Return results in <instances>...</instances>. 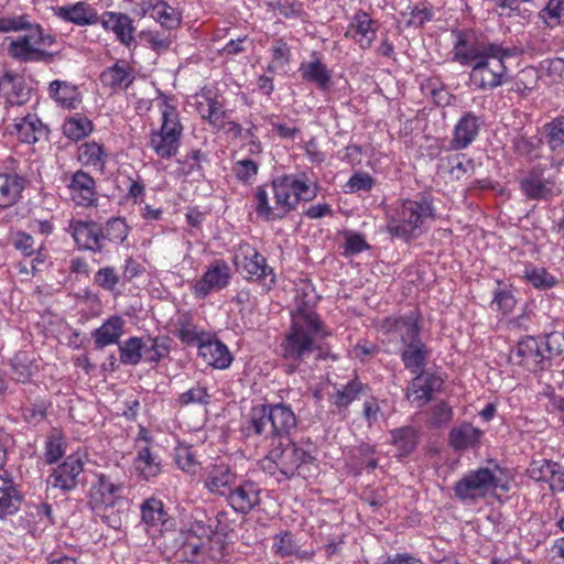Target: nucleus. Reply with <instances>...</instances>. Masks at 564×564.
<instances>
[{"instance_id":"nucleus-1","label":"nucleus","mask_w":564,"mask_h":564,"mask_svg":"<svg viewBox=\"0 0 564 564\" xmlns=\"http://www.w3.org/2000/svg\"><path fill=\"white\" fill-rule=\"evenodd\" d=\"M296 425L297 420L292 409L283 403H276L251 408L243 427L248 437L263 436L264 440H271V458L286 478H306L307 465L314 460L308 452L290 440V434Z\"/></svg>"},{"instance_id":"nucleus-2","label":"nucleus","mask_w":564,"mask_h":564,"mask_svg":"<svg viewBox=\"0 0 564 564\" xmlns=\"http://www.w3.org/2000/svg\"><path fill=\"white\" fill-rule=\"evenodd\" d=\"M316 301L317 295L312 285L305 284L296 290V308L292 314V324L280 345L281 356L294 364L290 367L289 372H293L297 365L316 349L319 350L317 359H325L327 356L315 345L317 338L328 336V333L323 329L318 315L313 310Z\"/></svg>"},{"instance_id":"nucleus-3","label":"nucleus","mask_w":564,"mask_h":564,"mask_svg":"<svg viewBox=\"0 0 564 564\" xmlns=\"http://www.w3.org/2000/svg\"><path fill=\"white\" fill-rule=\"evenodd\" d=\"M317 189L316 183L304 173L284 174L256 188L254 209L265 221L282 219L295 210L300 202L313 200Z\"/></svg>"},{"instance_id":"nucleus-4","label":"nucleus","mask_w":564,"mask_h":564,"mask_svg":"<svg viewBox=\"0 0 564 564\" xmlns=\"http://www.w3.org/2000/svg\"><path fill=\"white\" fill-rule=\"evenodd\" d=\"M29 31L28 34L11 40L8 45V55L23 63L36 62L48 64L56 53L48 52L43 47H50L56 39L45 33L40 24L32 23L28 14L4 15L0 18V32Z\"/></svg>"},{"instance_id":"nucleus-5","label":"nucleus","mask_w":564,"mask_h":564,"mask_svg":"<svg viewBox=\"0 0 564 564\" xmlns=\"http://www.w3.org/2000/svg\"><path fill=\"white\" fill-rule=\"evenodd\" d=\"M497 490L509 491V481L498 465L470 470L454 485L455 497L463 503H474Z\"/></svg>"},{"instance_id":"nucleus-6","label":"nucleus","mask_w":564,"mask_h":564,"mask_svg":"<svg viewBox=\"0 0 564 564\" xmlns=\"http://www.w3.org/2000/svg\"><path fill=\"white\" fill-rule=\"evenodd\" d=\"M161 126L150 134L149 145L161 159H171L178 152L183 126L177 109L164 102L161 107Z\"/></svg>"},{"instance_id":"nucleus-7","label":"nucleus","mask_w":564,"mask_h":564,"mask_svg":"<svg viewBox=\"0 0 564 564\" xmlns=\"http://www.w3.org/2000/svg\"><path fill=\"white\" fill-rule=\"evenodd\" d=\"M500 54H490L487 58L475 63L469 73L471 85L480 90H492L509 80L505 62L509 57L518 56L521 51L517 46H505Z\"/></svg>"},{"instance_id":"nucleus-8","label":"nucleus","mask_w":564,"mask_h":564,"mask_svg":"<svg viewBox=\"0 0 564 564\" xmlns=\"http://www.w3.org/2000/svg\"><path fill=\"white\" fill-rule=\"evenodd\" d=\"M397 216L389 221L388 231L392 236L408 238L426 219H434L435 213L432 200L421 195L417 199L403 200Z\"/></svg>"},{"instance_id":"nucleus-9","label":"nucleus","mask_w":564,"mask_h":564,"mask_svg":"<svg viewBox=\"0 0 564 564\" xmlns=\"http://www.w3.org/2000/svg\"><path fill=\"white\" fill-rule=\"evenodd\" d=\"M550 335L545 337L527 336L518 341L517 347L510 351V359L528 370L536 372L547 367L550 352Z\"/></svg>"},{"instance_id":"nucleus-10","label":"nucleus","mask_w":564,"mask_h":564,"mask_svg":"<svg viewBox=\"0 0 564 564\" xmlns=\"http://www.w3.org/2000/svg\"><path fill=\"white\" fill-rule=\"evenodd\" d=\"M235 262L246 279L261 281L268 288L274 284L273 270L267 264V259L252 246L241 245L235 257Z\"/></svg>"},{"instance_id":"nucleus-11","label":"nucleus","mask_w":564,"mask_h":564,"mask_svg":"<svg viewBox=\"0 0 564 564\" xmlns=\"http://www.w3.org/2000/svg\"><path fill=\"white\" fill-rule=\"evenodd\" d=\"M502 52L505 51L501 43L484 41L469 42L459 37L454 46V59L467 66L487 58L490 54L497 55Z\"/></svg>"},{"instance_id":"nucleus-12","label":"nucleus","mask_w":564,"mask_h":564,"mask_svg":"<svg viewBox=\"0 0 564 564\" xmlns=\"http://www.w3.org/2000/svg\"><path fill=\"white\" fill-rule=\"evenodd\" d=\"M381 330L387 335H397L405 346L420 340L421 327L419 325V314L416 311L402 316H389L381 323Z\"/></svg>"},{"instance_id":"nucleus-13","label":"nucleus","mask_w":564,"mask_h":564,"mask_svg":"<svg viewBox=\"0 0 564 564\" xmlns=\"http://www.w3.org/2000/svg\"><path fill=\"white\" fill-rule=\"evenodd\" d=\"M231 279L230 267L224 260H215L194 284L196 297L204 299L213 291L225 289Z\"/></svg>"},{"instance_id":"nucleus-14","label":"nucleus","mask_w":564,"mask_h":564,"mask_svg":"<svg viewBox=\"0 0 564 564\" xmlns=\"http://www.w3.org/2000/svg\"><path fill=\"white\" fill-rule=\"evenodd\" d=\"M259 485L252 480L236 481L226 499L228 505L238 513L248 514L260 505Z\"/></svg>"},{"instance_id":"nucleus-15","label":"nucleus","mask_w":564,"mask_h":564,"mask_svg":"<svg viewBox=\"0 0 564 564\" xmlns=\"http://www.w3.org/2000/svg\"><path fill=\"white\" fill-rule=\"evenodd\" d=\"M534 481H544L552 491H564V466L549 459H534L527 469Z\"/></svg>"},{"instance_id":"nucleus-16","label":"nucleus","mask_w":564,"mask_h":564,"mask_svg":"<svg viewBox=\"0 0 564 564\" xmlns=\"http://www.w3.org/2000/svg\"><path fill=\"white\" fill-rule=\"evenodd\" d=\"M484 120L471 111H466L458 119L453 130L451 149L460 151L468 148L478 137Z\"/></svg>"},{"instance_id":"nucleus-17","label":"nucleus","mask_w":564,"mask_h":564,"mask_svg":"<svg viewBox=\"0 0 564 564\" xmlns=\"http://www.w3.org/2000/svg\"><path fill=\"white\" fill-rule=\"evenodd\" d=\"M345 36L354 40L361 50H368L377 36V21L367 12L358 11L349 22Z\"/></svg>"},{"instance_id":"nucleus-18","label":"nucleus","mask_w":564,"mask_h":564,"mask_svg":"<svg viewBox=\"0 0 564 564\" xmlns=\"http://www.w3.org/2000/svg\"><path fill=\"white\" fill-rule=\"evenodd\" d=\"M70 228L79 248L94 252L104 249V228L98 223L76 220L70 224Z\"/></svg>"},{"instance_id":"nucleus-19","label":"nucleus","mask_w":564,"mask_h":564,"mask_svg":"<svg viewBox=\"0 0 564 564\" xmlns=\"http://www.w3.org/2000/svg\"><path fill=\"white\" fill-rule=\"evenodd\" d=\"M122 489V485L115 484L108 476L99 474L97 481L91 485L89 490V505L93 508L106 506V511H112Z\"/></svg>"},{"instance_id":"nucleus-20","label":"nucleus","mask_w":564,"mask_h":564,"mask_svg":"<svg viewBox=\"0 0 564 564\" xmlns=\"http://www.w3.org/2000/svg\"><path fill=\"white\" fill-rule=\"evenodd\" d=\"M83 470L82 459L76 456H68L51 474L50 478L52 479L53 487L59 488L63 491L75 489L78 484V476Z\"/></svg>"},{"instance_id":"nucleus-21","label":"nucleus","mask_w":564,"mask_h":564,"mask_svg":"<svg viewBox=\"0 0 564 564\" xmlns=\"http://www.w3.org/2000/svg\"><path fill=\"white\" fill-rule=\"evenodd\" d=\"M236 481V473L221 463L214 464L207 469L204 485L212 494L227 497Z\"/></svg>"},{"instance_id":"nucleus-22","label":"nucleus","mask_w":564,"mask_h":564,"mask_svg":"<svg viewBox=\"0 0 564 564\" xmlns=\"http://www.w3.org/2000/svg\"><path fill=\"white\" fill-rule=\"evenodd\" d=\"M100 22L106 30L116 34L122 45L130 47L133 44L135 28L133 20L128 14L107 11L101 15Z\"/></svg>"},{"instance_id":"nucleus-23","label":"nucleus","mask_w":564,"mask_h":564,"mask_svg":"<svg viewBox=\"0 0 564 564\" xmlns=\"http://www.w3.org/2000/svg\"><path fill=\"white\" fill-rule=\"evenodd\" d=\"M442 380L431 373H415V378L412 380L411 386L408 388L406 397L413 402H417L421 406L432 399V394L435 390L440 389Z\"/></svg>"},{"instance_id":"nucleus-24","label":"nucleus","mask_w":564,"mask_h":564,"mask_svg":"<svg viewBox=\"0 0 564 564\" xmlns=\"http://www.w3.org/2000/svg\"><path fill=\"white\" fill-rule=\"evenodd\" d=\"M124 322L120 316H112L91 333L95 348L98 350L119 343L123 334Z\"/></svg>"},{"instance_id":"nucleus-25","label":"nucleus","mask_w":564,"mask_h":564,"mask_svg":"<svg viewBox=\"0 0 564 564\" xmlns=\"http://www.w3.org/2000/svg\"><path fill=\"white\" fill-rule=\"evenodd\" d=\"M73 200L80 206H90L96 199L95 180L86 172L77 171L69 185Z\"/></svg>"},{"instance_id":"nucleus-26","label":"nucleus","mask_w":564,"mask_h":564,"mask_svg":"<svg viewBox=\"0 0 564 564\" xmlns=\"http://www.w3.org/2000/svg\"><path fill=\"white\" fill-rule=\"evenodd\" d=\"M482 434L481 430L465 422L451 430L448 443L455 451H466L478 446Z\"/></svg>"},{"instance_id":"nucleus-27","label":"nucleus","mask_w":564,"mask_h":564,"mask_svg":"<svg viewBox=\"0 0 564 564\" xmlns=\"http://www.w3.org/2000/svg\"><path fill=\"white\" fill-rule=\"evenodd\" d=\"M199 356L217 369H226L232 362V356L225 344L219 340H209L198 347Z\"/></svg>"},{"instance_id":"nucleus-28","label":"nucleus","mask_w":564,"mask_h":564,"mask_svg":"<svg viewBox=\"0 0 564 564\" xmlns=\"http://www.w3.org/2000/svg\"><path fill=\"white\" fill-rule=\"evenodd\" d=\"M57 15L77 25H91L99 22L97 11L85 2L57 8Z\"/></svg>"},{"instance_id":"nucleus-29","label":"nucleus","mask_w":564,"mask_h":564,"mask_svg":"<svg viewBox=\"0 0 564 564\" xmlns=\"http://www.w3.org/2000/svg\"><path fill=\"white\" fill-rule=\"evenodd\" d=\"M21 142L33 144L47 134V128L36 115L29 113L13 124Z\"/></svg>"},{"instance_id":"nucleus-30","label":"nucleus","mask_w":564,"mask_h":564,"mask_svg":"<svg viewBox=\"0 0 564 564\" xmlns=\"http://www.w3.org/2000/svg\"><path fill=\"white\" fill-rule=\"evenodd\" d=\"M24 181L15 174H0V208L6 209L19 202Z\"/></svg>"},{"instance_id":"nucleus-31","label":"nucleus","mask_w":564,"mask_h":564,"mask_svg":"<svg viewBox=\"0 0 564 564\" xmlns=\"http://www.w3.org/2000/svg\"><path fill=\"white\" fill-rule=\"evenodd\" d=\"M427 357L429 350L421 339L405 345L401 351L404 367L414 375L424 372Z\"/></svg>"},{"instance_id":"nucleus-32","label":"nucleus","mask_w":564,"mask_h":564,"mask_svg":"<svg viewBox=\"0 0 564 564\" xmlns=\"http://www.w3.org/2000/svg\"><path fill=\"white\" fill-rule=\"evenodd\" d=\"M101 83L112 89H127L134 76L123 62H117L100 74Z\"/></svg>"},{"instance_id":"nucleus-33","label":"nucleus","mask_w":564,"mask_h":564,"mask_svg":"<svg viewBox=\"0 0 564 564\" xmlns=\"http://www.w3.org/2000/svg\"><path fill=\"white\" fill-rule=\"evenodd\" d=\"M21 85L19 75L0 69V94L7 96L9 102L20 105L25 101L28 93L23 91Z\"/></svg>"},{"instance_id":"nucleus-34","label":"nucleus","mask_w":564,"mask_h":564,"mask_svg":"<svg viewBox=\"0 0 564 564\" xmlns=\"http://www.w3.org/2000/svg\"><path fill=\"white\" fill-rule=\"evenodd\" d=\"M300 72L303 79L315 83L319 89H328L332 84L330 73L319 59L303 63Z\"/></svg>"},{"instance_id":"nucleus-35","label":"nucleus","mask_w":564,"mask_h":564,"mask_svg":"<svg viewBox=\"0 0 564 564\" xmlns=\"http://www.w3.org/2000/svg\"><path fill=\"white\" fill-rule=\"evenodd\" d=\"M20 497L11 479L0 476V518L13 514L19 509Z\"/></svg>"},{"instance_id":"nucleus-36","label":"nucleus","mask_w":564,"mask_h":564,"mask_svg":"<svg viewBox=\"0 0 564 564\" xmlns=\"http://www.w3.org/2000/svg\"><path fill=\"white\" fill-rule=\"evenodd\" d=\"M391 444L397 448L399 456L410 455L417 444V432L411 426H402L391 431Z\"/></svg>"},{"instance_id":"nucleus-37","label":"nucleus","mask_w":564,"mask_h":564,"mask_svg":"<svg viewBox=\"0 0 564 564\" xmlns=\"http://www.w3.org/2000/svg\"><path fill=\"white\" fill-rule=\"evenodd\" d=\"M12 376L18 382H28L37 371V365L26 351H19L14 355L12 361Z\"/></svg>"},{"instance_id":"nucleus-38","label":"nucleus","mask_w":564,"mask_h":564,"mask_svg":"<svg viewBox=\"0 0 564 564\" xmlns=\"http://www.w3.org/2000/svg\"><path fill=\"white\" fill-rule=\"evenodd\" d=\"M524 194L532 199H549L553 196V184L538 175H531L521 182Z\"/></svg>"},{"instance_id":"nucleus-39","label":"nucleus","mask_w":564,"mask_h":564,"mask_svg":"<svg viewBox=\"0 0 564 564\" xmlns=\"http://www.w3.org/2000/svg\"><path fill=\"white\" fill-rule=\"evenodd\" d=\"M50 93L57 102L67 108H75L79 101L77 88L66 82H52Z\"/></svg>"},{"instance_id":"nucleus-40","label":"nucleus","mask_w":564,"mask_h":564,"mask_svg":"<svg viewBox=\"0 0 564 564\" xmlns=\"http://www.w3.org/2000/svg\"><path fill=\"white\" fill-rule=\"evenodd\" d=\"M134 465L145 479L155 477L161 470L160 462L148 446L139 449Z\"/></svg>"},{"instance_id":"nucleus-41","label":"nucleus","mask_w":564,"mask_h":564,"mask_svg":"<svg viewBox=\"0 0 564 564\" xmlns=\"http://www.w3.org/2000/svg\"><path fill=\"white\" fill-rule=\"evenodd\" d=\"M145 344L139 337H130L119 345L120 361L124 365H138L144 352Z\"/></svg>"},{"instance_id":"nucleus-42","label":"nucleus","mask_w":564,"mask_h":564,"mask_svg":"<svg viewBox=\"0 0 564 564\" xmlns=\"http://www.w3.org/2000/svg\"><path fill=\"white\" fill-rule=\"evenodd\" d=\"M141 514L142 520L152 527L165 522L166 512L163 502L155 498H150L142 503Z\"/></svg>"},{"instance_id":"nucleus-43","label":"nucleus","mask_w":564,"mask_h":564,"mask_svg":"<svg viewBox=\"0 0 564 564\" xmlns=\"http://www.w3.org/2000/svg\"><path fill=\"white\" fill-rule=\"evenodd\" d=\"M523 276L534 288L541 290L551 289L557 283V279L544 268L527 267Z\"/></svg>"},{"instance_id":"nucleus-44","label":"nucleus","mask_w":564,"mask_h":564,"mask_svg":"<svg viewBox=\"0 0 564 564\" xmlns=\"http://www.w3.org/2000/svg\"><path fill=\"white\" fill-rule=\"evenodd\" d=\"M105 151L101 144L96 142L85 143L79 148V159L86 165L102 170L105 165Z\"/></svg>"},{"instance_id":"nucleus-45","label":"nucleus","mask_w":564,"mask_h":564,"mask_svg":"<svg viewBox=\"0 0 564 564\" xmlns=\"http://www.w3.org/2000/svg\"><path fill=\"white\" fill-rule=\"evenodd\" d=\"M91 130V122L85 117H72L63 126L64 134L73 141L85 138Z\"/></svg>"},{"instance_id":"nucleus-46","label":"nucleus","mask_w":564,"mask_h":564,"mask_svg":"<svg viewBox=\"0 0 564 564\" xmlns=\"http://www.w3.org/2000/svg\"><path fill=\"white\" fill-rule=\"evenodd\" d=\"M365 388L366 387L359 380H351L334 393V404L339 409L347 408L354 400L358 398Z\"/></svg>"},{"instance_id":"nucleus-47","label":"nucleus","mask_w":564,"mask_h":564,"mask_svg":"<svg viewBox=\"0 0 564 564\" xmlns=\"http://www.w3.org/2000/svg\"><path fill=\"white\" fill-rule=\"evenodd\" d=\"M215 533L212 524H206L204 521H194L188 529V539L195 536L199 540V543L188 542L193 547V553L198 554L202 546L209 542Z\"/></svg>"},{"instance_id":"nucleus-48","label":"nucleus","mask_w":564,"mask_h":564,"mask_svg":"<svg viewBox=\"0 0 564 564\" xmlns=\"http://www.w3.org/2000/svg\"><path fill=\"white\" fill-rule=\"evenodd\" d=\"M128 236V225L122 218H111L104 228V241L121 243Z\"/></svg>"},{"instance_id":"nucleus-49","label":"nucleus","mask_w":564,"mask_h":564,"mask_svg":"<svg viewBox=\"0 0 564 564\" xmlns=\"http://www.w3.org/2000/svg\"><path fill=\"white\" fill-rule=\"evenodd\" d=\"M169 338L166 337H149L150 346L145 344L144 355L152 362H159L169 354Z\"/></svg>"},{"instance_id":"nucleus-50","label":"nucleus","mask_w":564,"mask_h":564,"mask_svg":"<svg viewBox=\"0 0 564 564\" xmlns=\"http://www.w3.org/2000/svg\"><path fill=\"white\" fill-rule=\"evenodd\" d=\"M540 15L549 25L564 24V0H549Z\"/></svg>"},{"instance_id":"nucleus-51","label":"nucleus","mask_w":564,"mask_h":564,"mask_svg":"<svg viewBox=\"0 0 564 564\" xmlns=\"http://www.w3.org/2000/svg\"><path fill=\"white\" fill-rule=\"evenodd\" d=\"M158 21L166 29H174L181 22L180 13L166 3H161L154 8Z\"/></svg>"},{"instance_id":"nucleus-52","label":"nucleus","mask_w":564,"mask_h":564,"mask_svg":"<svg viewBox=\"0 0 564 564\" xmlns=\"http://www.w3.org/2000/svg\"><path fill=\"white\" fill-rule=\"evenodd\" d=\"M273 549L275 554L285 557L296 553L297 545L290 532H284L275 536Z\"/></svg>"},{"instance_id":"nucleus-53","label":"nucleus","mask_w":564,"mask_h":564,"mask_svg":"<svg viewBox=\"0 0 564 564\" xmlns=\"http://www.w3.org/2000/svg\"><path fill=\"white\" fill-rule=\"evenodd\" d=\"M29 516L43 527L52 525L55 523L52 506L46 502H40L30 506Z\"/></svg>"},{"instance_id":"nucleus-54","label":"nucleus","mask_w":564,"mask_h":564,"mask_svg":"<svg viewBox=\"0 0 564 564\" xmlns=\"http://www.w3.org/2000/svg\"><path fill=\"white\" fill-rule=\"evenodd\" d=\"M453 419L452 408L444 401L432 408L430 424L435 427L446 425Z\"/></svg>"},{"instance_id":"nucleus-55","label":"nucleus","mask_w":564,"mask_h":564,"mask_svg":"<svg viewBox=\"0 0 564 564\" xmlns=\"http://www.w3.org/2000/svg\"><path fill=\"white\" fill-rule=\"evenodd\" d=\"M95 283L107 291H112L119 283V276L113 268H101L95 274Z\"/></svg>"},{"instance_id":"nucleus-56","label":"nucleus","mask_w":564,"mask_h":564,"mask_svg":"<svg viewBox=\"0 0 564 564\" xmlns=\"http://www.w3.org/2000/svg\"><path fill=\"white\" fill-rule=\"evenodd\" d=\"M354 456L360 462L361 465L376 469L378 460L375 457V447L368 443H361L354 449Z\"/></svg>"},{"instance_id":"nucleus-57","label":"nucleus","mask_w":564,"mask_h":564,"mask_svg":"<svg viewBox=\"0 0 564 564\" xmlns=\"http://www.w3.org/2000/svg\"><path fill=\"white\" fill-rule=\"evenodd\" d=\"M446 160L449 167V174L457 180L465 175L468 167L471 165V160L466 159L464 154H455L448 156Z\"/></svg>"},{"instance_id":"nucleus-58","label":"nucleus","mask_w":564,"mask_h":564,"mask_svg":"<svg viewBox=\"0 0 564 564\" xmlns=\"http://www.w3.org/2000/svg\"><path fill=\"white\" fill-rule=\"evenodd\" d=\"M209 395L207 393L206 388L197 386L194 387L180 395V403L182 405H187L189 403H208Z\"/></svg>"},{"instance_id":"nucleus-59","label":"nucleus","mask_w":564,"mask_h":564,"mask_svg":"<svg viewBox=\"0 0 564 564\" xmlns=\"http://www.w3.org/2000/svg\"><path fill=\"white\" fill-rule=\"evenodd\" d=\"M209 104V112H208V122L214 128H221L224 124V119L226 117V111L224 110V105L217 98L208 97Z\"/></svg>"},{"instance_id":"nucleus-60","label":"nucleus","mask_w":564,"mask_h":564,"mask_svg":"<svg viewBox=\"0 0 564 564\" xmlns=\"http://www.w3.org/2000/svg\"><path fill=\"white\" fill-rule=\"evenodd\" d=\"M234 171L236 176L240 181H250L253 176L258 173V165L254 161L250 159L238 161L235 166Z\"/></svg>"},{"instance_id":"nucleus-61","label":"nucleus","mask_w":564,"mask_h":564,"mask_svg":"<svg viewBox=\"0 0 564 564\" xmlns=\"http://www.w3.org/2000/svg\"><path fill=\"white\" fill-rule=\"evenodd\" d=\"M550 137V143L557 147L564 143V116L555 118L545 126Z\"/></svg>"},{"instance_id":"nucleus-62","label":"nucleus","mask_w":564,"mask_h":564,"mask_svg":"<svg viewBox=\"0 0 564 564\" xmlns=\"http://www.w3.org/2000/svg\"><path fill=\"white\" fill-rule=\"evenodd\" d=\"M492 305H496L503 314H508L516 305V299L510 291L499 290L495 292Z\"/></svg>"},{"instance_id":"nucleus-63","label":"nucleus","mask_w":564,"mask_h":564,"mask_svg":"<svg viewBox=\"0 0 564 564\" xmlns=\"http://www.w3.org/2000/svg\"><path fill=\"white\" fill-rule=\"evenodd\" d=\"M274 9L286 19L297 18L301 15L302 4L294 0H278Z\"/></svg>"},{"instance_id":"nucleus-64","label":"nucleus","mask_w":564,"mask_h":564,"mask_svg":"<svg viewBox=\"0 0 564 564\" xmlns=\"http://www.w3.org/2000/svg\"><path fill=\"white\" fill-rule=\"evenodd\" d=\"M372 186L373 178L367 173H356L347 183V187L350 192L370 191Z\"/></svg>"}]
</instances>
